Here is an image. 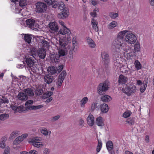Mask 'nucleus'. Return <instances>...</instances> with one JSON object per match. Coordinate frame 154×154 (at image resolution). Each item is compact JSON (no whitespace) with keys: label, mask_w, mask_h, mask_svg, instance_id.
Here are the masks:
<instances>
[{"label":"nucleus","mask_w":154,"mask_h":154,"mask_svg":"<svg viewBox=\"0 0 154 154\" xmlns=\"http://www.w3.org/2000/svg\"><path fill=\"white\" fill-rule=\"evenodd\" d=\"M112 45L118 51L123 50L126 46V43L124 40L116 38L112 42Z\"/></svg>","instance_id":"1"},{"label":"nucleus","mask_w":154,"mask_h":154,"mask_svg":"<svg viewBox=\"0 0 154 154\" xmlns=\"http://www.w3.org/2000/svg\"><path fill=\"white\" fill-rule=\"evenodd\" d=\"M137 37L135 35L131 32L128 31L125 35V41L129 44H134L137 41Z\"/></svg>","instance_id":"2"},{"label":"nucleus","mask_w":154,"mask_h":154,"mask_svg":"<svg viewBox=\"0 0 154 154\" xmlns=\"http://www.w3.org/2000/svg\"><path fill=\"white\" fill-rule=\"evenodd\" d=\"M109 85L108 82L106 81L100 83L97 88V90L98 94L100 95L104 94L105 92L108 89Z\"/></svg>","instance_id":"3"},{"label":"nucleus","mask_w":154,"mask_h":154,"mask_svg":"<svg viewBox=\"0 0 154 154\" xmlns=\"http://www.w3.org/2000/svg\"><path fill=\"white\" fill-rule=\"evenodd\" d=\"M122 91L128 96H130L136 92L137 88L133 84L126 85L124 88H122Z\"/></svg>","instance_id":"4"},{"label":"nucleus","mask_w":154,"mask_h":154,"mask_svg":"<svg viewBox=\"0 0 154 154\" xmlns=\"http://www.w3.org/2000/svg\"><path fill=\"white\" fill-rule=\"evenodd\" d=\"M36 12L37 13H42L45 11L47 7L46 5L44 3L41 2L36 3Z\"/></svg>","instance_id":"5"},{"label":"nucleus","mask_w":154,"mask_h":154,"mask_svg":"<svg viewBox=\"0 0 154 154\" xmlns=\"http://www.w3.org/2000/svg\"><path fill=\"white\" fill-rule=\"evenodd\" d=\"M26 26L32 29H36L38 27V25L35 22L34 20L29 19L26 21Z\"/></svg>","instance_id":"6"},{"label":"nucleus","mask_w":154,"mask_h":154,"mask_svg":"<svg viewBox=\"0 0 154 154\" xmlns=\"http://www.w3.org/2000/svg\"><path fill=\"white\" fill-rule=\"evenodd\" d=\"M50 28V32L53 33H55L58 31L59 29L57 23L56 22H50L48 24Z\"/></svg>","instance_id":"7"},{"label":"nucleus","mask_w":154,"mask_h":154,"mask_svg":"<svg viewBox=\"0 0 154 154\" xmlns=\"http://www.w3.org/2000/svg\"><path fill=\"white\" fill-rule=\"evenodd\" d=\"M25 61L27 66L29 68L32 67L35 62V60L34 57H31L30 56H28L26 58Z\"/></svg>","instance_id":"8"},{"label":"nucleus","mask_w":154,"mask_h":154,"mask_svg":"<svg viewBox=\"0 0 154 154\" xmlns=\"http://www.w3.org/2000/svg\"><path fill=\"white\" fill-rule=\"evenodd\" d=\"M43 79L44 82L48 84H50L54 82V78L51 75H50L49 74H46L44 76Z\"/></svg>","instance_id":"9"},{"label":"nucleus","mask_w":154,"mask_h":154,"mask_svg":"<svg viewBox=\"0 0 154 154\" xmlns=\"http://www.w3.org/2000/svg\"><path fill=\"white\" fill-rule=\"evenodd\" d=\"M69 14L68 9L66 8L62 10V11L59 14V17L62 19L67 17Z\"/></svg>","instance_id":"10"},{"label":"nucleus","mask_w":154,"mask_h":154,"mask_svg":"<svg viewBox=\"0 0 154 154\" xmlns=\"http://www.w3.org/2000/svg\"><path fill=\"white\" fill-rule=\"evenodd\" d=\"M87 119L88 124L90 127L93 126L94 123V119L93 116L90 114Z\"/></svg>","instance_id":"11"},{"label":"nucleus","mask_w":154,"mask_h":154,"mask_svg":"<svg viewBox=\"0 0 154 154\" xmlns=\"http://www.w3.org/2000/svg\"><path fill=\"white\" fill-rule=\"evenodd\" d=\"M38 54L39 57L42 59H44L46 55V52L44 48H41L38 50Z\"/></svg>","instance_id":"12"},{"label":"nucleus","mask_w":154,"mask_h":154,"mask_svg":"<svg viewBox=\"0 0 154 154\" xmlns=\"http://www.w3.org/2000/svg\"><path fill=\"white\" fill-rule=\"evenodd\" d=\"M23 92L27 95V97L28 96L32 97L34 95L33 90L30 88H28L23 90Z\"/></svg>","instance_id":"13"},{"label":"nucleus","mask_w":154,"mask_h":154,"mask_svg":"<svg viewBox=\"0 0 154 154\" xmlns=\"http://www.w3.org/2000/svg\"><path fill=\"white\" fill-rule=\"evenodd\" d=\"M101 57L103 61L105 63H108L109 61V57L108 54L105 51L102 52L101 53Z\"/></svg>","instance_id":"14"},{"label":"nucleus","mask_w":154,"mask_h":154,"mask_svg":"<svg viewBox=\"0 0 154 154\" xmlns=\"http://www.w3.org/2000/svg\"><path fill=\"white\" fill-rule=\"evenodd\" d=\"M128 78L127 77L125 76L122 75H121L119 76L118 82L120 84H125L127 82Z\"/></svg>","instance_id":"15"},{"label":"nucleus","mask_w":154,"mask_h":154,"mask_svg":"<svg viewBox=\"0 0 154 154\" xmlns=\"http://www.w3.org/2000/svg\"><path fill=\"white\" fill-rule=\"evenodd\" d=\"M86 41L88 46L91 48H94L95 47L96 44L94 41L89 37L86 38Z\"/></svg>","instance_id":"16"},{"label":"nucleus","mask_w":154,"mask_h":154,"mask_svg":"<svg viewBox=\"0 0 154 154\" xmlns=\"http://www.w3.org/2000/svg\"><path fill=\"white\" fill-rule=\"evenodd\" d=\"M17 97L19 100L22 101H26L28 99L27 95L24 92H19L17 95Z\"/></svg>","instance_id":"17"},{"label":"nucleus","mask_w":154,"mask_h":154,"mask_svg":"<svg viewBox=\"0 0 154 154\" xmlns=\"http://www.w3.org/2000/svg\"><path fill=\"white\" fill-rule=\"evenodd\" d=\"M96 123L99 126H103L104 125L103 118L101 116H99L96 118Z\"/></svg>","instance_id":"18"},{"label":"nucleus","mask_w":154,"mask_h":154,"mask_svg":"<svg viewBox=\"0 0 154 154\" xmlns=\"http://www.w3.org/2000/svg\"><path fill=\"white\" fill-rule=\"evenodd\" d=\"M59 57L64 56L67 54V51L66 48H59L58 51Z\"/></svg>","instance_id":"19"},{"label":"nucleus","mask_w":154,"mask_h":154,"mask_svg":"<svg viewBox=\"0 0 154 154\" xmlns=\"http://www.w3.org/2000/svg\"><path fill=\"white\" fill-rule=\"evenodd\" d=\"M47 71L48 73L51 75H53L57 73L56 70V68L53 66H49L47 69Z\"/></svg>","instance_id":"20"},{"label":"nucleus","mask_w":154,"mask_h":154,"mask_svg":"<svg viewBox=\"0 0 154 154\" xmlns=\"http://www.w3.org/2000/svg\"><path fill=\"white\" fill-rule=\"evenodd\" d=\"M128 32V30H125L119 32L117 34V38L124 40V36Z\"/></svg>","instance_id":"21"},{"label":"nucleus","mask_w":154,"mask_h":154,"mask_svg":"<svg viewBox=\"0 0 154 154\" xmlns=\"http://www.w3.org/2000/svg\"><path fill=\"white\" fill-rule=\"evenodd\" d=\"M100 106V110L102 113H106L108 111L109 108L107 104L105 103L102 104Z\"/></svg>","instance_id":"22"},{"label":"nucleus","mask_w":154,"mask_h":154,"mask_svg":"<svg viewBox=\"0 0 154 154\" xmlns=\"http://www.w3.org/2000/svg\"><path fill=\"white\" fill-rule=\"evenodd\" d=\"M70 30L66 27H64L61 28L58 32V34L62 35H66L69 33Z\"/></svg>","instance_id":"23"},{"label":"nucleus","mask_w":154,"mask_h":154,"mask_svg":"<svg viewBox=\"0 0 154 154\" xmlns=\"http://www.w3.org/2000/svg\"><path fill=\"white\" fill-rule=\"evenodd\" d=\"M40 131L42 134L46 136L48 134L50 135L51 133V131H48L47 129L45 127L41 128H40Z\"/></svg>","instance_id":"24"},{"label":"nucleus","mask_w":154,"mask_h":154,"mask_svg":"<svg viewBox=\"0 0 154 154\" xmlns=\"http://www.w3.org/2000/svg\"><path fill=\"white\" fill-rule=\"evenodd\" d=\"M91 23L93 29L96 32H97L98 30L97 22L93 18L91 21Z\"/></svg>","instance_id":"25"},{"label":"nucleus","mask_w":154,"mask_h":154,"mask_svg":"<svg viewBox=\"0 0 154 154\" xmlns=\"http://www.w3.org/2000/svg\"><path fill=\"white\" fill-rule=\"evenodd\" d=\"M101 99L103 102H107L111 100L112 98L108 95H104L101 97Z\"/></svg>","instance_id":"26"},{"label":"nucleus","mask_w":154,"mask_h":154,"mask_svg":"<svg viewBox=\"0 0 154 154\" xmlns=\"http://www.w3.org/2000/svg\"><path fill=\"white\" fill-rule=\"evenodd\" d=\"M88 98L87 97L83 98L80 101V105L82 108H84L85 106V104L88 101Z\"/></svg>","instance_id":"27"},{"label":"nucleus","mask_w":154,"mask_h":154,"mask_svg":"<svg viewBox=\"0 0 154 154\" xmlns=\"http://www.w3.org/2000/svg\"><path fill=\"white\" fill-rule=\"evenodd\" d=\"M134 49H132L134 52H138L140 51V45L139 42H137L134 45Z\"/></svg>","instance_id":"28"},{"label":"nucleus","mask_w":154,"mask_h":154,"mask_svg":"<svg viewBox=\"0 0 154 154\" xmlns=\"http://www.w3.org/2000/svg\"><path fill=\"white\" fill-rule=\"evenodd\" d=\"M43 107V106L40 105L37 106H31L28 107L27 109L28 110H36L40 109Z\"/></svg>","instance_id":"29"},{"label":"nucleus","mask_w":154,"mask_h":154,"mask_svg":"<svg viewBox=\"0 0 154 154\" xmlns=\"http://www.w3.org/2000/svg\"><path fill=\"white\" fill-rule=\"evenodd\" d=\"M119 57L118 55H116V54H114L113 59L115 66H120V63L119 62Z\"/></svg>","instance_id":"30"},{"label":"nucleus","mask_w":154,"mask_h":154,"mask_svg":"<svg viewBox=\"0 0 154 154\" xmlns=\"http://www.w3.org/2000/svg\"><path fill=\"white\" fill-rule=\"evenodd\" d=\"M41 139L40 137H33L30 139L29 141V143H31L32 144H34V143L38 142V141H41Z\"/></svg>","instance_id":"31"},{"label":"nucleus","mask_w":154,"mask_h":154,"mask_svg":"<svg viewBox=\"0 0 154 154\" xmlns=\"http://www.w3.org/2000/svg\"><path fill=\"white\" fill-rule=\"evenodd\" d=\"M20 134L19 132L17 131H15L11 133L9 137V139H12L17 136Z\"/></svg>","instance_id":"32"},{"label":"nucleus","mask_w":154,"mask_h":154,"mask_svg":"<svg viewBox=\"0 0 154 154\" xmlns=\"http://www.w3.org/2000/svg\"><path fill=\"white\" fill-rule=\"evenodd\" d=\"M24 35V39L26 42L29 44L31 42L32 37L29 34H23Z\"/></svg>","instance_id":"33"},{"label":"nucleus","mask_w":154,"mask_h":154,"mask_svg":"<svg viewBox=\"0 0 154 154\" xmlns=\"http://www.w3.org/2000/svg\"><path fill=\"white\" fill-rule=\"evenodd\" d=\"M106 146L108 150L110 152L113 148V144L112 141H108L106 143Z\"/></svg>","instance_id":"34"},{"label":"nucleus","mask_w":154,"mask_h":154,"mask_svg":"<svg viewBox=\"0 0 154 154\" xmlns=\"http://www.w3.org/2000/svg\"><path fill=\"white\" fill-rule=\"evenodd\" d=\"M118 25V23L116 21H113L110 23L108 25V28L111 29L115 27Z\"/></svg>","instance_id":"35"},{"label":"nucleus","mask_w":154,"mask_h":154,"mask_svg":"<svg viewBox=\"0 0 154 154\" xmlns=\"http://www.w3.org/2000/svg\"><path fill=\"white\" fill-rule=\"evenodd\" d=\"M23 140V138L20 136L17 137L14 140L13 143L14 145H17Z\"/></svg>","instance_id":"36"},{"label":"nucleus","mask_w":154,"mask_h":154,"mask_svg":"<svg viewBox=\"0 0 154 154\" xmlns=\"http://www.w3.org/2000/svg\"><path fill=\"white\" fill-rule=\"evenodd\" d=\"M59 44L61 48H65L67 45V42H66L64 39H61L59 41Z\"/></svg>","instance_id":"37"},{"label":"nucleus","mask_w":154,"mask_h":154,"mask_svg":"<svg viewBox=\"0 0 154 154\" xmlns=\"http://www.w3.org/2000/svg\"><path fill=\"white\" fill-rule=\"evenodd\" d=\"M126 122L130 125H134V119L133 118H128Z\"/></svg>","instance_id":"38"},{"label":"nucleus","mask_w":154,"mask_h":154,"mask_svg":"<svg viewBox=\"0 0 154 154\" xmlns=\"http://www.w3.org/2000/svg\"><path fill=\"white\" fill-rule=\"evenodd\" d=\"M53 94L52 91H47L43 94L42 96L43 98L46 99L50 97Z\"/></svg>","instance_id":"39"},{"label":"nucleus","mask_w":154,"mask_h":154,"mask_svg":"<svg viewBox=\"0 0 154 154\" xmlns=\"http://www.w3.org/2000/svg\"><path fill=\"white\" fill-rule=\"evenodd\" d=\"M32 145L34 147L39 148H42L44 146V144L42 143V142L40 141H38V142L34 143V144H32Z\"/></svg>","instance_id":"40"},{"label":"nucleus","mask_w":154,"mask_h":154,"mask_svg":"<svg viewBox=\"0 0 154 154\" xmlns=\"http://www.w3.org/2000/svg\"><path fill=\"white\" fill-rule=\"evenodd\" d=\"M26 110H27L26 107H25L23 106H17V112H18L20 113H22L23 111H25Z\"/></svg>","instance_id":"41"},{"label":"nucleus","mask_w":154,"mask_h":154,"mask_svg":"<svg viewBox=\"0 0 154 154\" xmlns=\"http://www.w3.org/2000/svg\"><path fill=\"white\" fill-rule=\"evenodd\" d=\"M9 117V115L7 113H4L0 115V120L4 121L7 119Z\"/></svg>","instance_id":"42"},{"label":"nucleus","mask_w":154,"mask_h":154,"mask_svg":"<svg viewBox=\"0 0 154 154\" xmlns=\"http://www.w3.org/2000/svg\"><path fill=\"white\" fill-rule=\"evenodd\" d=\"M59 57V55L57 54L53 55V57L51 58V60L53 62L56 63L58 62Z\"/></svg>","instance_id":"43"},{"label":"nucleus","mask_w":154,"mask_h":154,"mask_svg":"<svg viewBox=\"0 0 154 154\" xmlns=\"http://www.w3.org/2000/svg\"><path fill=\"white\" fill-rule=\"evenodd\" d=\"M64 80L58 77L57 82V85L58 88H60L62 85Z\"/></svg>","instance_id":"44"},{"label":"nucleus","mask_w":154,"mask_h":154,"mask_svg":"<svg viewBox=\"0 0 154 154\" xmlns=\"http://www.w3.org/2000/svg\"><path fill=\"white\" fill-rule=\"evenodd\" d=\"M66 74L67 73L66 71L65 70H63L59 75L58 77L64 80Z\"/></svg>","instance_id":"45"},{"label":"nucleus","mask_w":154,"mask_h":154,"mask_svg":"<svg viewBox=\"0 0 154 154\" xmlns=\"http://www.w3.org/2000/svg\"><path fill=\"white\" fill-rule=\"evenodd\" d=\"M58 8L59 9H60V10H63L66 8L65 7V5L64 3L61 2H59Z\"/></svg>","instance_id":"46"},{"label":"nucleus","mask_w":154,"mask_h":154,"mask_svg":"<svg viewBox=\"0 0 154 154\" xmlns=\"http://www.w3.org/2000/svg\"><path fill=\"white\" fill-rule=\"evenodd\" d=\"M41 42L42 44L44 47L48 48L49 46V43L43 38L41 40Z\"/></svg>","instance_id":"47"},{"label":"nucleus","mask_w":154,"mask_h":154,"mask_svg":"<svg viewBox=\"0 0 154 154\" xmlns=\"http://www.w3.org/2000/svg\"><path fill=\"white\" fill-rule=\"evenodd\" d=\"M63 65L61 64L58 66L56 68V70L57 74L59 73L63 69Z\"/></svg>","instance_id":"48"},{"label":"nucleus","mask_w":154,"mask_h":154,"mask_svg":"<svg viewBox=\"0 0 154 154\" xmlns=\"http://www.w3.org/2000/svg\"><path fill=\"white\" fill-rule=\"evenodd\" d=\"M59 3V2H58L57 0H54L52 1V4L51 5H52L53 8H57L58 7Z\"/></svg>","instance_id":"49"},{"label":"nucleus","mask_w":154,"mask_h":154,"mask_svg":"<svg viewBox=\"0 0 154 154\" xmlns=\"http://www.w3.org/2000/svg\"><path fill=\"white\" fill-rule=\"evenodd\" d=\"M99 9L97 8H96L93 12L90 13V15L92 17H95L97 16V13L99 12Z\"/></svg>","instance_id":"50"},{"label":"nucleus","mask_w":154,"mask_h":154,"mask_svg":"<svg viewBox=\"0 0 154 154\" xmlns=\"http://www.w3.org/2000/svg\"><path fill=\"white\" fill-rule=\"evenodd\" d=\"M43 91L41 88H38L35 91V94L37 95H40L43 93Z\"/></svg>","instance_id":"51"},{"label":"nucleus","mask_w":154,"mask_h":154,"mask_svg":"<svg viewBox=\"0 0 154 154\" xmlns=\"http://www.w3.org/2000/svg\"><path fill=\"white\" fill-rule=\"evenodd\" d=\"M102 144L101 141L98 140V145L97 147L96 151L97 152H99L102 146Z\"/></svg>","instance_id":"52"},{"label":"nucleus","mask_w":154,"mask_h":154,"mask_svg":"<svg viewBox=\"0 0 154 154\" xmlns=\"http://www.w3.org/2000/svg\"><path fill=\"white\" fill-rule=\"evenodd\" d=\"M134 64L137 70L140 69L141 68V66L140 63L138 60H136Z\"/></svg>","instance_id":"53"},{"label":"nucleus","mask_w":154,"mask_h":154,"mask_svg":"<svg viewBox=\"0 0 154 154\" xmlns=\"http://www.w3.org/2000/svg\"><path fill=\"white\" fill-rule=\"evenodd\" d=\"M109 16L111 18L115 19L118 16V14L117 13L111 12L109 13Z\"/></svg>","instance_id":"54"},{"label":"nucleus","mask_w":154,"mask_h":154,"mask_svg":"<svg viewBox=\"0 0 154 154\" xmlns=\"http://www.w3.org/2000/svg\"><path fill=\"white\" fill-rule=\"evenodd\" d=\"M97 102H93L91 104V111H93L97 107Z\"/></svg>","instance_id":"55"},{"label":"nucleus","mask_w":154,"mask_h":154,"mask_svg":"<svg viewBox=\"0 0 154 154\" xmlns=\"http://www.w3.org/2000/svg\"><path fill=\"white\" fill-rule=\"evenodd\" d=\"M33 103V101L31 100H28L25 103V105L26 106V109L27 110V107H28L31 106H30V105L32 104Z\"/></svg>","instance_id":"56"},{"label":"nucleus","mask_w":154,"mask_h":154,"mask_svg":"<svg viewBox=\"0 0 154 154\" xmlns=\"http://www.w3.org/2000/svg\"><path fill=\"white\" fill-rule=\"evenodd\" d=\"M36 52L37 50L34 47H32L30 49V52L32 54V56L35 55Z\"/></svg>","instance_id":"57"},{"label":"nucleus","mask_w":154,"mask_h":154,"mask_svg":"<svg viewBox=\"0 0 154 154\" xmlns=\"http://www.w3.org/2000/svg\"><path fill=\"white\" fill-rule=\"evenodd\" d=\"M60 117V115H57L52 117L50 119V121L51 122H54L58 120Z\"/></svg>","instance_id":"58"},{"label":"nucleus","mask_w":154,"mask_h":154,"mask_svg":"<svg viewBox=\"0 0 154 154\" xmlns=\"http://www.w3.org/2000/svg\"><path fill=\"white\" fill-rule=\"evenodd\" d=\"M19 5L21 7H23L26 5V0H20L19 2Z\"/></svg>","instance_id":"59"},{"label":"nucleus","mask_w":154,"mask_h":154,"mask_svg":"<svg viewBox=\"0 0 154 154\" xmlns=\"http://www.w3.org/2000/svg\"><path fill=\"white\" fill-rule=\"evenodd\" d=\"M135 53L133 51V50L132 49V50L128 53H127V57L128 58H130L131 57H133L134 55V53Z\"/></svg>","instance_id":"60"},{"label":"nucleus","mask_w":154,"mask_h":154,"mask_svg":"<svg viewBox=\"0 0 154 154\" xmlns=\"http://www.w3.org/2000/svg\"><path fill=\"white\" fill-rule=\"evenodd\" d=\"M131 115L130 111H127L125 112L123 114V116L124 118H127L129 117Z\"/></svg>","instance_id":"61"},{"label":"nucleus","mask_w":154,"mask_h":154,"mask_svg":"<svg viewBox=\"0 0 154 154\" xmlns=\"http://www.w3.org/2000/svg\"><path fill=\"white\" fill-rule=\"evenodd\" d=\"M68 56L70 60H72V59L73 58V53L72 50H71L69 51Z\"/></svg>","instance_id":"62"},{"label":"nucleus","mask_w":154,"mask_h":154,"mask_svg":"<svg viewBox=\"0 0 154 154\" xmlns=\"http://www.w3.org/2000/svg\"><path fill=\"white\" fill-rule=\"evenodd\" d=\"M51 152V150L47 148H45L43 150L42 154H50Z\"/></svg>","instance_id":"63"},{"label":"nucleus","mask_w":154,"mask_h":154,"mask_svg":"<svg viewBox=\"0 0 154 154\" xmlns=\"http://www.w3.org/2000/svg\"><path fill=\"white\" fill-rule=\"evenodd\" d=\"M10 148L8 146H7L5 149L3 154H10Z\"/></svg>","instance_id":"64"}]
</instances>
